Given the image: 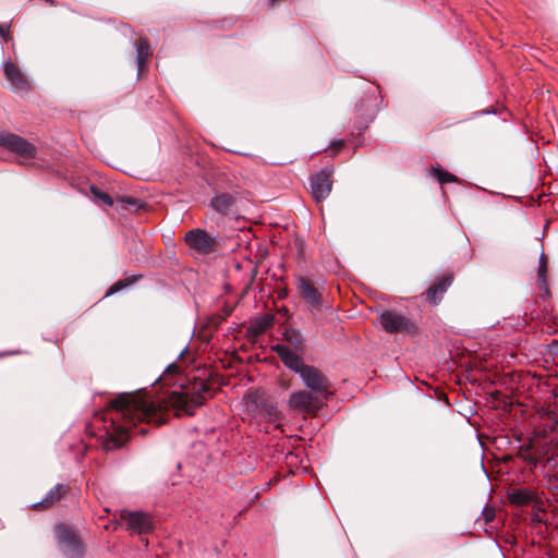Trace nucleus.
<instances>
[{
  "instance_id": "f03ea898",
  "label": "nucleus",
  "mask_w": 558,
  "mask_h": 558,
  "mask_svg": "<svg viewBox=\"0 0 558 558\" xmlns=\"http://www.w3.org/2000/svg\"><path fill=\"white\" fill-rule=\"evenodd\" d=\"M327 400L319 395L299 390L290 395L288 405L301 414L315 416L326 405Z\"/></svg>"
},
{
  "instance_id": "9d476101",
  "label": "nucleus",
  "mask_w": 558,
  "mask_h": 558,
  "mask_svg": "<svg viewBox=\"0 0 558 558\" xmlns=\"http://www.w3.org/2000/svg\"><path fill=\"white\" fill-rule=\"evenodd\" d=\"M3 73L13 89L20 92H28L31 89V82L28 77L22 72L19 65L11 60L4 62Z\"/></svg>"
},
{
  "instance_id": "9b49d317",
  "label": "nucleus",
  "mask_w": 558,
  "mask_h": 558,
  "mask_svg": "<svg viewBox=\"0 0 558 558\" xmlns=\"http://www.w3.org/2000/svg\"><path fill=\"white\" fill-rule=\"evenodd\" d=\"M268 398L263 391H248L242 400L243 411L247 417L259 418Z\"/></svg>"
},
{
  "instance_id": "4468645a",
  "label": "nucleus",
  "mask_w": 558,
  "mask_h": 558,
  "mask_svg": "<svg viewBox=\"0 0 558 558\" xmlns=\"http://www.w3.org/2000/svg\"><path fill=\"white\" fill-rule=\"evenodd\" d=\"M298 291L300 295L311 306L319 308L322 305V294L315 288L311 280L300 277L298 279Z\"/></svg>"
},
{
  "instance_id": "f257e3e1",
  "label": "nucleus",
  "mask_w": 558,
  "mask_h": 558,
  "mask_svg": "<svg viewBox=\"0 0 558 558\" xmlns=\"http://www.w3.org/2000/svg\"><path fill=\"white\" fill-rule=\"evenodd\" d=\"M208 392L207 384L198 381L158 396L143 391L121 393L105 411L94 415L86 433L99 438L104 449L113 450L126 441L131 428L137 423L161 425L168 421L170 411L177 416L191 415L195 408L204 403Z\"/></svg>"
},
{
  "instance_id": "6ab92c4d",
  "label": "nucleus",
  "mask_w": 558,
  "mask_h": 558,
  "mask_svg": "<svg viewBox=\"0 0 558 558\" xmlns=\"http://www.w3.org/2000/svg\"><path fill=\"white\" fill-rule=\"evenodd\" d=\"M259 418H264L267 422L275 423L276 427H280L282 414L274 403L267 400Z\"/></svg>"
},
{
  "instance_id": "423d86ee",
  "label": "nucleus",
  "mask_w": 558,
  "mask_h": 558,
  "mask_svg": "<svg viewBox=\"0 0 558 558\" xmlns=\"http://www.w3.org/2000/svg\"><path fill=\"white\" fill-rule=\"evenodd\" d=\"M379 323L383 329L389 333L416 332V326L413 322L404 315L393 311H384L379 316Z\"/></svg>"
},
{
  "instance_id": "b1692460",
  "label": "nucleus",
  "mask_w": 558,
  "mask_h": 558,
  "mask_svg": "<svg viewBox=\"0 0 558 558\" xmlns=\"http://www.w3.org/2000/svg\"><path fill=\"white\" fill-rule=\"evenodd\" d=\"M90 194L96 203H102L108 206L113 205L112 197L108 193L98 189L97 186H90Z\"/></svg>"
},
{
  "instance_id": "412c9836",
  "label": "nucleus",
  "mask_w": 558,
  "mask_h": 558,
  "mask_svg": "<svg viewBox=\"0 0 558 558\" xmlns=\"http://www.w3.org/2000/svg\"><path fill=\"white\" fill-rule=\"evenodd\" d=\"M284 339L287 340V347L295 351H303L304 339L302 335L295 329H289L284 332Z\"/></svg>"
},
{
  "instance_id": "4be33fe9",
  "label": "nucleus",
  "mask_w": 558,
  "mask_h": 558,
  "mask_svg": "<svg viewBox=\"0 0 558 558\" xmlns=\"http://www.w3.org/2000/svg\"><path fill=\"white\" fill-rule=\"evenodd\" d=\"M271 323L268 318H263L254 322L248 328L247 332L252 338H257L263 335L269 327Z\"/></svg>"
},
{
  "instance_id": "cd10ccee",
  "label": "nucleus",
  "mask_w": 558,
  "mask_h": 558,
  "mask_svg": "<svg viewBox=\"0 0 558 558\" xmlns=\"http://www.w3.org/2000/svg\"><path fill=\"white\" fill-rule=\"evenodd\" d=\"M343 146V141H335L330 144V148L338 150Z\"/></svg>"
},
{
  "instance_id": "2f4dec72",
  "label": "nucleus",
  "mask_w": 558,
  "mask_h": 558,
  "mask_svg": "<svg viewBox=\"0 0 558 558\" xmlns=\"http://www.w3.org/2000/svg\"><path fill=\"white\" fill-rule=\"evenodd\" d=\"M272 2H275L276 0H271Z\"/></svg>"
},
{
  "instance_id": "a878e982",
  "label": "nucleus",
  "mask_w": 558,
  "mask_h": 558,
  "mask_svg": "<svg viewBox=\"0 0 558 558\" xmlns=\"http://www.w3.org/2000/svg\"><path fill=\"white\" fill-rule=\"evenodd\" d=\"M496 517L495 509L493 507L486 506L482 511V518L485 523H490L494 521Z\"/></svg>"
},
{
  "instance_id": "2eb2a0df",
  "label": "nucleus",
  "mask_w": 558,
  "mask_h": 558,
  "mask_svg": "<svg viewBox=\"0 0 558 558\" xmlns=\"http://www.w3.org/2000/svg\"><path fill=\"white\" fill-rule=\"evenodd\" d=\"M536 498L534 490L525 487L513 488L508 493V500L514 506H525L533 502Z\"/></svg>"
},
{
  "instance_id": "dca6fc26",
  "label": "nucleus",
  "mask_w": 558,
  "mask_h": 558,
  "mask_svg": "<svg viewBox=\"0 0 558 558\" xmlns=\"http://www.w3.org/2000/svg\"><path fill=\"white\" fill-rule=\"evenodd\" d=\"M68 488L65 485L58 484L52 489L49 490V493L46 495V497L38 504H36L34 507L35 509H46L50 506H52L54 502L59 501L63 495L66 493Z\"/></svg>"
},
{
  "instance_id": "0eeeda50",
  "label": "nucleus",
  "mask_w": 558,
  "mask_h": 558,
  "mask_svg": "<svg viewBox=\"0 0 558 558\" xmlns=\"http://www.w3.org/2000/svg\"><path fill=\"white\" fill-rule=\"evenodd\" d=\"M187 246L201 255L213 253L217 246V240L203 229H192L184 236Z\"/></svg>"
},
{
  "instance_id": "ddd939ff",
  "label": "nucleus",
  "mask_w": 558,
  "mask_h": 558,
  "mask_svg": "<svg viewBox=\"0 0 558 558\" xmlns=\"http://www.w3.org/2000/svg\"><path fill=\"white\" fill-rule=\"evenodd\" d=\"M453 281V276L445 274L438 277L425 292L426 300L432 305H437Z\"/></svg>"
},
{
  "instance_id": "aec40b11",
  "label": "nucleus",
  "mask_w": 558,
  "mask_h": 558,
  "mask_svg": "<svg viewBox=\"0 0 558 558\" xmlns=\"http://www.w3.org/2000/svg\"><path fill=\"white\" fill-rule=\"evenodd\" d=\"M136 51H137V66L138 70L142 71L147 58L150 56V46L148 40L145 38H140L136 41Z\"/></svg>"
},
{
  "instance_id": "7ed1b4c3",
  "label": "nucleus",
  "mask_w": 558,
  "mask_h": 558,
  "mask_svg": "<svg viewBox=\"0 0 558 558\" xmlns=\"http://www.w3.org/2000/svg\"><path fill=\"white\" fill-rule=\"evenodd\" d=\"M299 375L310 392L326 399L333 395L330 380L318 368L307 365Z\"/></svg>"
},
{
  "instance_id": "20e7f679",
  "label": "nucleus",
  "mask_w": 558,
  "mask_h": 558,
  "mask_svg": "<svg viewBox=\"0 0 558 558\" xmlns=\"http://www.w3.org/2000/svg\"><path fill=\"white\" fill-rule=\"evenodd\" d=\"M0 147L22 159H33L37 154V148L34 144L9 131H0Z\"/></svg>"
},
{
  "instance_id": "1a4fd4ad",
  "label": "nucleus",
  "mask_w": 558,
  "mask_h": 558,
  "mask_svg": "<svg viewBox=\"0 0 558 558\" xmlns=\"http://www.w3.org/2000/svg\"><path fill=\"white\" fill-rule=\"evenodd\" d=\"M120 518L126 523L128 529L137 534H146L153 529L150 517L142 511L123 510Z\"/></svg>"
},
{
  "instance_id": "5701e85b",
  "label": "nucleus",
  "mask_w": 558,
  "mask_h": 558,
  "mask_svg": "<svg viewBox=\"0 0 558 558\" xmlns=\"http://www.w3.org/2000/svg\"><path fill=\"white\" fill-rule=\"evenodd\" d=\"M140 277L141 276H130L124 279L118 280L110 287L106 295H111L113 293L121 291L124 288L130 287L131 284L135 283Z\"/></svg>"
},
{
  "instance_id": "a211bd4d",
  "label": "nucleus",
  "mask_w": 558,
  "mask_h": 558,
  "mask_svg": "<svg viewBox=\"0 0 558 558\" xmlns=\"http://www.w3.org/2000/svg\"><path fill=\"white\" fill-rule=\"evenodd\" d=\"M233 204H234V198L231 194H228V193H222V194L216 195L211 199V207L216 211L223 214V215H226L230 211Z\"/></svg>"
},
{
  "instance_id": "7c9ffc66",
  "label": "nucleus",
  "mask_w": 558,
  "mask_h": 558,
  "mask_svg": "<svg viewBox=\"0 0 558 558\" xmlns=\"http://www.w3.org/2000/svg\"><path fill=\"white\" fill-rule=\"evenodd\" d=\"M47 3H49L50 5H54V1L53 0H45Z\"/></svg>"
},
{
  "instance_id": "393cba45",
  "label": "nucleus",
  "mask_w": 558,
  "mask_h": 558,
  "mask_svg": "<svg viewBox=\"0 0 558 558\" xmlns=\"http://www.w3.org/2000/svg\"><path fill=\"white\" fill-rule=\"evenodd\" d=\"M433 175L438 180L440 184L449 183V182H457L458 179L456 175L444 171L441 168H433L432 170Z\"/></svg>"
},
{
  "instance_id": "c85d7f7f",
  "label": "nucleus",
  "mask_w": 558,
  "mask_h": 558,
  "mask_svg": "<svg viewBox=\"0 0 558 558\" xmlns=\"http://www.w3.org/2000/svg\"><path fill=\"white\" fill-rule=\"evenodd\" d=\"M0 34L5 38L7 29L0 25Z\"/></svg>"
},
{
  "instance_id": "bb28decb",
  "label": "nucleus",
  "mask_w": 558,
  "mask_h": 558,
  "mask_svg": "<svg viewBox=\"0 0 558 558\" xmlns=\"http://www.w3.org/2000/svg\"><path fill=\"white\" fill-rule=\"evenodd\" d=\"M120 202L123 203L124 205H129L132 207H136V208L141 207L140 199H137L135 197H121Z\"/></svg>"
},
{
  "instance_id": "c756f323",
  "label": "nucleus",
  "mask_w": 558,
  "mask_h": 558,
  "mask_svg": "<svg viewBox=\"0 0 558 558\" xmlns=\"http://www.w3.org/2000/svg\"><path fill=\"white\" fill-rule=\"evenodd\" d=\"M138 433L140 434H146L147 429L145 427H142V428L138 429Z\"/></svg>"
},
{
  "instance_id": "39448f33",
  "label": "nucleus",
  "mask_w": 558,
  "mask_h": 558,
  "mask_svg": "<svg viewBox=\"0 0 558 558\" xmlns=\"http://www.w3.org/2000/svg\"><path fill=\"white\" fill-rule=\"evenodd\" d=\"M56 535L61 551L68 558H80L84 553V547L78 536L65 525L56 527Z\"/></svg>"
},
{
  "instance_id": "6e6552de",
  "label": "nucleus",
  "mask_w": 558,
  "mask_h": 558,
  "mask_svg": "<svg viewBox=\"0 0 558 558\" xmlns=\"http://www.w3.org/2000/svg\"><path fill=\"white\" fill-rule=\"evenodd\" d=\"M332 169L324 168L311 178V192L316 202L328 197L332 187Z\"/></svg>"
},
{
  "instance_id": "f8f14e48",
  "label": "nucleus",
  "mask_w": 558,
  "mask_h": 558,
  "mask_svg": "<svg viewBox=\"0 0 558 558\" xmlns=\"http://www.w3.org/2000/svg\"><path fill=\"white\" fill-rule=\"evenodd\" d=\"M272 350L278 354L282 363L288 368L292 369L298 374L302 372V368H305L307 366L306 364H304L301 357L302 351L292 350L286 344H276L272 347Z\"/></svg>"
},
{
  "instance_id": "f3484780",
  "label": "nucleus",
  "mask_w": 558,
  "mask_h": 558,
  "mask_svg": "<svg viewBox=\"0 0 558 558\" xmlns=\"http://www.w3.org/2000/svg\"><path fill=\"white\" fill-rule=\"evenodd\" d=\"M547 274V257L545 254H542L539 257V267H538V275H537V284L541 290V296L542 298H549L550 292L546 279Z\"/></svg>"
}]
</instances>
